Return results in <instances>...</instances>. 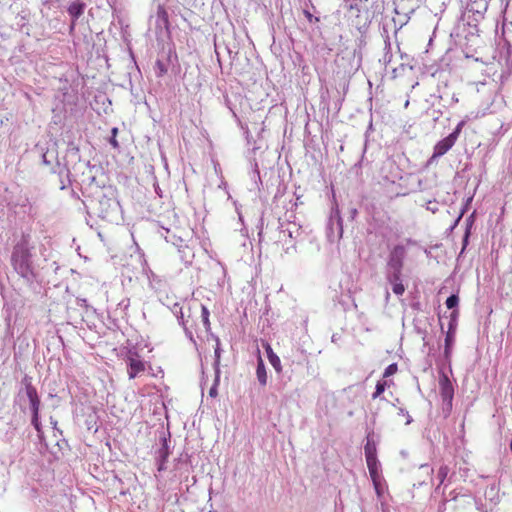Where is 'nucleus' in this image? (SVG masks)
I'll list each match as a JSON object with an SVG mask.
<instances>
[{"label":"nucleus","instance_id":"nucleus-37","mask_svg":"<svg viewBox=\"0 0 512 512\" xmlns=\"http://www.w3.org/2000/svg\"><path fill=\"white\" fill-rule=\"evenodd\" d=\"M252 179L255 182H257V180L260 181V172L258 169V164L256 162L253 164Z\"/></svg>","mask_w":512,"mask_h":512},{"label":"nucleus","instance_id":"nucleus-43","mask_svg":"<svg viewBox=\"0 0 512 512\" xmlns=\"http://www.w3.org/2000/svg\"><path fill=\"white\" fill-rule=\"evenodd\" d=\"M77 304L80 306V307H83L85 309H88L89 305H88V302L86 299H82V298H77Z\"/></svg>","mask_w":512,"mask_h":512},{"label":"nucleus","instance_id":"nucleus-41","mask_svg":"<svg viewBox=\"0 0 512 512\" xmlns=\"http://www.w3.org/2000/svg\"><path fill=\"white\" fill-rule=\"evenodd\" d=\"M465 211H466V207H463L459 216L454 221V224L451 226V229H454L458 225V223L460 222L461 218L463 217Z\"/></svg>","mask_w":512,"mask_h":512},{"label":"nucleus","instance_id":"nucleus-38","mask_svg":"<svg viewBox=\"0 0 512 512\" xmlns=\"http://www.w3.org/2000/svg\"><path fill=\"white\" fill-rule=\"evenodd\" d=\"M399 414L403 415V416H406V425H409L413 419L412 417L409 415L408 411H406L404 408H400L399 409Z\"/></svg>","mask_w":512,"mask_h":512},{"label":"nucleus","instance_id":"nucleus-53","mask_svg":"<svg viewBox=\"0 0 512 512\" xmlns=\"http://www.w3.org/2000/svg\"><path fill=\"white\" fill-rule=\"evenodd\" d=\"M155 192L156 194H158V196H161V193H159V189H155Z\"/></svg>","mask_w":512,"mask_h":512},{"label":"nucleus","instance_id":"nucleus-22","mask_svg":"<svg viewBox=\"0 0 512 512\" xmlns=\"http://www.w3.org/2000/svg\"><path fill=\"white\" fill-rule=\"evenodd\" d=\"M36 149L41 154L42 163L46 166H50L52 164V159L55 158L54 151L50 153L49 149L41 144H37Z\"/></svg>","mask_w":512,"mask_h":512},{"label":"nucleus","instance_id":"nucleus-17","mask_svg":"<svg viewBox=\"0 0 512 512\" xmlns=\"http://www.w3.org/2000/svg\"><path fill=\"white\" fill-rule=\"evenodd\" d=\"M85 7V3L80 1L73 2L68 6L67 11L73 22H77L79 17L84 13Z\"/></svg>","mask_w":512,"mask_h":512},{"label":"nucleus","instance_id":"nucleus-34","mask_svg":"<svg viewBox=\"0 0 512 512\" xmlns=\"http://www.w3.org/2000/svg\"><path fill=\"white\" fill-rule=\"evenodd\" d=\"M392 291L394 294L401 296L405 292V286L402 282L396 283L392 285Z\"/></svg>","mask_w":512,"mask_h":512},{"label":"nucleus","instance_id":"nucleus-11","mask_svg":"<svg viewBox=\"0 0 512 512\" xmlns=\"http://www.w3.org/2000/svg\"><path fill=\"white\" fill-rule=\"evenodd\" d=\"M458 315H459L458 310H453L449 316L450 320L448 323V330L446 332L445 345H444L445 359H449L451 356L452 346L455 341V333H456V328H457Z\"/></svg>","mask_w":512,"mask_h":512},{"label":"nucleus","instance_id":"nucleus-6","mask_svg":"<svg viewBox=\"0 0 512 512\" xmlns=\"http://www.w3.org/2000/svg\"><path fill=\"white\" fill-rule=\"evenodd\" d=\"M465 125L464 121H460L454 130L445 138L438 141L433 149V154L430 160H434L446 154L456 143L463 126Z\"/></svg>","mask_w":512,"mask_h":512},{"label":"nucleus","instance_id":"nucleus-32","mask_svg":"<svg viewBox=\"0 0 512 512\" xmlns=\"http://www.w3.org/2000/svg\"><path fill=\"white\" fill-rule=\"evenodd\" d=\"M397 370H398V365L396 363H392L385 368L383 377L384 378L390 377V376L394 375L397 372Z\"/></svg>","mask_w":512,"mask_h":512},{"label":"nucleus","instance_id":"nucleus-52","mask_svg":"<svg viewBox=\"0 0 512 512\" xmlns=\"http://www.w3.org/2000/svg\"><path fill=\"white\" fill-rule=\"evenodd\" d=\"M155 192L156 194H158V196H161V193H159V189H155Z\"/></svg>","mask_w":512,"mask_h":512},{"label":"nucleus","instance_id":"nucleus-24","mask_svg":"<svg viewBox=\"0 0 512 512\" xmlns=\"http://www.w3.org/2000/svg\"><path fill=\"white\" fill-rule=\"evenodd\" d=\"M213 337L216 341V347L214 350L213 368H214V372H220V359H221L222 349L220 347V339L217 336H213Z\"/></svg>","mask_w":512,"mask_h":512},{"label":"nucleus","instance_id":"nucleus-12","mask_svg":"<svg viewBox=\"0 0 512 512\" xmlns=\"http://www.w3.org/2000/svg\"><path fill=\"white\" fill-rule=\"evenodd\" d=\"M125 361L130 379L135 378L139 373L145 370V363L140 359V356L135 350L128 351Z\"/></svg>","mask_w":512,"mask_h":512},{"label":"nucleus","instance_id":"nucleus-3","mask_svg":"<svg viewBox=\"0 0 512 512\" xmlns=\"http://www.w3.org/2000/svg\"><path fill=\"white\" fill-rule=\"evenodd\" d=\"M258 236L260 243L281 245L284 249L290 243L285 228H282L281 218L268 221L266 225L262 223Z\"/></svg>","mask_w":512,"mask_h":512},{"label":"nucleus","instance_id":"nucleus-50","mask_svg":"<svg viewBox=\"0 0 512 512\" xmlns=\"http://www.w3.org/2000/svg\"><path fill=\"white\" fill-rule=\"evenodd\" d=\"M155 192L156 194H158V196H161V193H159V189H155Z\"/></svg>","mask_w":512,"mask_h":512},{"label":"nucleus","instance_id":"nucleus-47","mask_svg":"<svg viewBox=\"0 0 512 512\" xmlns=\"http://www.w3.org/2000/svg\"><path fill=\"white\" fill-rule=\"evenodd\" d=\"M75 26H76V22H73V20H71V24H70V27H69L70 33L74 31Z\"/></svg>","mask_w":512,"mask_h":512},{"label":"nucleus","instance_id":"nucleus-31","mask_svg":"<svg viewBox=\"0 0 512 512\" xmlns=\"http://www.w3.org/2000/svg\"><path fill=\"white\" fill-rule=\"evenodd\" d=\"M174 313L177 315L178 323H179L182 327L186 326V322H185V320H184V314H183V312H182V308H181V307H179V305H178V304H175V305H174Z\"/></svg>","mask_w":512,"mask_h":512},{"label":"nucleus","instance_id":"nucleus-19","mask_svg":"<svg viewBox=\"0 0 512 512\" xmlns=\"http://www.w3.org/2000/svg\"><path fill=\"white\" fill-rule=\"evenodd\" d=\"M364 452H365V458L366 459H372L377 458V447L376 443L373 440V435L368 434L366 438V444L364 446Z\"/></svg>","mask_w":512,"mask_h":512},{"label":"nucleus","instance_id":"nucleus-27","mask_svg":"<svg viewBox=\"0 0 512 512\" xmlns=\"http://www.w3.org/2000/svg\"><path fill=\"white\" fill-rule=\"evenodd\" d=\"M449 474V467L447 465H441L439 467L437 478L439 479V485L436 489H439L440 485L444 483L445 479Z\"/></svg>","mask_w":512,"mask_h":512},{"label":"nucleus","instance_id":"nucleus-13","mask_svg":"<svg viewBox=\"0 0 512 512\" xmlns=\"http://www.w3.org/2000/svg\"><path fill=\"white\" fill-rule=\"evenodd\" d=\"M439 388L443 402H446L449 406H452L454 386L449 377L444 372H441L439 375Z\"/></svg>","mask_w":512,"mask_h":512},{"label":"nucleus","instance_id":"nucleus-14","mask_svg":"<svg viewBox=\"0 0 512 512\" xmlns=\"http://www.w3.org/2000/svg\"><path fill=\"white\" fill-rule=\"evenodd\" d=\"M367 467L376 492L379 494L380 462L377 458L366 459Z\"/></svg>","mask_w":512,"mask_h":512},{"label":"nucleus","instance_id":"nucleus-33","mask_svg":"<svg viewBox=\"0 0 512 512\" xmlns=\"http://www.w3.org/2000/svg\"><path fill=\"white\" fill-rule=\"evenodd\" d=\"M117 133H118V128L117 127L112 128L111 137L109 139V143L111 144V146L116 149L119 148V143L116 139Z\"/></svg>","mask_w":512,"mask_h":512},{"label":"nucleus","instance_id":"nucleus-49","mask_svg":"<svg viewBox=\"0 0 512 512\" xmlns=\"http://www.w3.org/2000/svg\"><path fill=\"white\" fill-rule=\"evenodd\" d=\"M452 101L456 103L458 102V99L455 96H453Z\"/></svg>","mask_w":512,"mask_h":512},{"label":"nucleus","instance_id":"nucleus-21","mask_svg":"<svg viewBox=\"0 0 512 512\" xmlns=\"http://www.w3.org/2000/svg\"><path fill=\"white\" fill-rule=\"evenodd\" d=\"M256 376L261 386H265L267 384V372L265 364L260 356L257 361Z\"/></svg>","mask_w":512,"mask_h":512},{"label":"nucleus","instance_id":"nucleus-23","mask_svg":"<svg viewBox=\"0 0 512 512\" xmlns=\"http://www.w3.org/2000/svg\"><path fill=\"white\" fill-rule=\"evenodd\" d=\"M71 170H73L71 167L65 165L64 168L59 171V175H60L59 181H60V189L61 190L65 189L68 185L71 184V180L69 178Z\"/></svg>","mask_w":512,"mask_h":512},{"label":"nucleus","instance_id":"nucleus-40","mask_svg":"<svg viewBox=\"0 0 512 512\" xmlns=\"http://www.w3.org/2000/svg\"><path fill=\"white\" fill-rule=\"evenodd\" d=\"M466 229H468L470 231L472 225H473V222H474V213H472L470 216H468L466 218Z\"/></svg>","mask_w":512,"mask_h":512},{"label":"nucleus","instance_id":"nucleus-48","mask_svg":"<svg viewBox=\"0 0 512 512\" xmlns=\"http://www.w3.org/2000/svg\"><path fill=\"white\" fill-rule=\"evenodd\" d=\"M88 179H91V181L93 182L96 179V177L94 175H89Z\"/></svg>","mask_w":512,"mask_h":512},{"label":"nucleus","instance_id":"nucleus-15","mask_svg":"<svg viewBox=\"0 0 512 512\" xmlns=\"http://www.w3.org/2000/svg\"><path fill=\"white\" fill-rule=\"evenodd\" d=\"M334 224L336 225V228L338 230V237L341 238L343 234V227H342V219L339 216L338 211L335 213V215H331L328 222V237L332 236Z\"/></svg>","mask_w":512,"mask_h":512},{"label":"nucleus","instance_id":"nucleus-29","mask_svg":"<svg viewBox=\"0 0 512 512\" xmlns=\"http://www.w3.org/2000/svg\"><path fill=\"white\" fill-rule=\"evenodd\" d=\"M448 309L457 310L459 304V297L456 294H451L445 302Z\"/></svg>","mask_w":512,"mask_h":512},{"label":"nucleus","instance_id":"nucleus-5","mask_svg":"<svg viewBox=\"0 0 512 512\" xmlns=\"http://www.w3.org/2000/svg\"><path fill=\"white\" fill-rule=\"evenodd\" d=\"M21 383L24 385L25 394L30 402V408L32 412L31 424L39 432L41 426L39 421L40 399L37 390L32 385V378L28 375L23 377Z\"/></svg>","mask_w":512,"mask_h":512},{"label":"nucleus","instance_id":"nucleus-51","mask_svg":"<svg viewBox=\"0 0 512 512\" xmlns=\"http://www.w3.org/2000/svg\"><path fill=\"white\" fill-rule=\"evenodd\" d=\"M155 192L156 194H158V196H161V193H159V189H155Z\"/></svg>","mask_w":512,"mask_h":512},{"label":"nucleus","instance_id":"nucleus-8","mask_svg":"<svg viewBox=\"0 0 512 512\" xmlns=\"http://www.w3.org/2000/svg\"><path fill=\"white\" fill-rule=\"evenodd\" d=\"M406 248L403 245H396L389 253L385 272H402Z\"/></svg>","mask_w":512,"mask_h":512},{"label":"nucleus","instance_id":"nucleus-30","mask_svg":"<svg viewBox=\"0 0 512 512\" xmlns=\"http://www.w3.org/2000/svg\"><path fill=\"white\" fill-rule=\"evenodd\" d=\"M387 382L386 381H378L375 387V392L372 395L373 399L378 398L386 388Z\"/></svg>","mask_w":512,"mask_h":512},{"label":"nucleus","instance_id":"nucleus-16","mask_svg":"<svg viewBox=\"0 0 512 512\" xmlns=\"http://www.w3.org/2000/svg\"><path fill=\"white\" fill-rule=\"evenodd\" d=\"M178 252L181 261L185 265H190L192 263L195 254L193 249L187 243H183L182 245H180V247L178 248Z\"/></svg>","mask_w":512,"mask_h":512},{"label":"nucleus","instance_id":"nucleus-1","mask_svg":"<svg viewBox=\"0 0 512 512\" xmlns=\"http://www.w3.org/2000/svg\"><path fill=\"white\" fill-rule=\"evenodd\" d=\"M82 193L85 197L83 204L91 213L104 220H114L119 202L112 187H100L90 183Z\"/></svg>","mask_w":512,"mask_h":512},{"label":"nucleus","instance_id":"nucleus-26","mask_svg":"<svg viewBox=\"0 0 512 512\" xmlns=\"http://www.w3.org/2000/svg\"><path fill=\"white\" fill-rule=\"evenodd\" d=\"M385 277L391 285L402 282V272H385Z\"/></svg>","mask_w":512,"mask_h":512},{"label":"nucleus","instance_id":"nucleus-39","mask_svg":"<svg viewBox=\"0 0 512 512\" xmlns=\"http://www.w3.org/2000/svg\"><path fill=\"white\" fill-rule=\"evenodd\" d=\"M304 15L310 23L319 22V18L314 17L308 10H304Z\"/></svg>","mask_w":512,"mask_h":512},{"label":"nucleus","instance_id":"nucleus-20","mask_svg":"<svg viewBox=\"0 0 512 512\" xmlns=\"http://www.w3.org/2000/svg\"><path fill=\"white\" fill-rule=\"evenodd\" d=\"M169 25L168 13L163 5H158L156 13V26L158 28H167Z\"/></svg>","mask_w":512,"mask_h":512},{"label":"nucleus","instance_id":"nucleus-42","mask_svg":"<svg viewBox=\"0 0 512 512\" xmlns=\"http://www.w3.org/2000/svg\"><path fill=\"white\" fill-rule=\"evenodd\" d=\"M130 305V299L126 298L119 302L118 306L123 310H126Z\"/></svg>","mask_w":512,"mask_h":512},{"label":"nucleus","instance_id":"nucleus-46","mask_svg":"<svg viewBox=\"0 0 512 512\" xmlns=\"http://www.w3.org/2000/svg\"><path fill=\"white\" fill-rule=\"evenodd\" d=\"M245 135H246L247 143H248V144H251L252 136L249 134V131H248V130H246V131H245Z\"/></svg>","mask_w":512,"mask_h":512},{"label":"nucleus","instance_id":"nucleus-36","mask_svg":"<svg viewBox=\"0 0 512 512\" xmlns=\"http://www.w3.org/2000/svg\"><path fill=\"white\" fill-rule=\"evenodd\" d=\"M166 241L172 243L174 246L177 247V249L180 247V245L185 243L183 239L178 238L175 235H173L171 239L166 238Z\"/></svg>","mask_w":512,"mask_h":512},{"label":"nucleus","instance_id":"nucleus-35","mask_svg":"<svg viewBox=\"0 0 512 512\" xmlns=\"http://www.w3.org/2000/svg\"><path fill=\"white\" fill-rule=\"evenodd\" d=\"M426 209L432 212L433 214L437 213L439 210L438 202L436 200H429L427 202Z\"/></svg>","mask_w":512,"mask_h":512},{"label":"nucleus","instance_id":"nucleus-25","mask_svg":"<svg viewBox=\"0 0 512 512\" xmlns=\"http://www.w3.org/2000/svg\"><path fill=\"white\" fill-rule=\"evenodd\" d=\"M209 316H210V312H209L208 308L202 304L201 305V318H202V322L205 327V330L207 332H209L211 330V323L209 320Z\"/></svg>","mask_w":512,"mask_h":512},{"label":"nucleus","instance_id":"nucleus-9","mask_svg":"<svg viewBox=\"0 0 512 512\" xmlns=\"http://www.w3.org/2000/svg\"><path fill=\"white\" fill-rule=\"evenodd\" d=\"M174 61H177V55L171 49L168 51H161L158 54L154 65V73L156 77L162 78L164 75H166Z\"/></svg>","mask_w":512,"mask_h":512},{"label":"nucleus","instance_id":"nucleus-2","mask_svg":"<svg viewBox=\"0 0 512 512\" xmlns=\"http://www.w3.org/2000/svg\"><path fill=\"white\" fill-rule=\"evenodd\" d=\"M34 250L35 246L31 241V236L23 234L14 245L10 258L13 270L30 286L38 281L39 276L34 261Z\"/></svg>","mask_w":512,"mask_h":512},{"label":"nucleus","instance_id":"nucleus-18","mask_svg":"<svg viewBox=\"0 0 512 512\" xmlns=\"http://www.w3.org/2000/svg\"><path fill=\"white\" fill-rule=\"evenodd\" d=\"M264 346H265L267 358H268L270 364L273 366V368L275 369V371L278 374L281 373L282 366H281L280 358L278 357V355L276 353H274V351L269 343H266Z\"/></svg>","mask_w":512,"mask_h":512},{"label":"nucleus","instance_id":"nucleus-28","mask_svg":"<svg viewBox=\"0 0 512 512\" xmlns=\"http://www.w3.org/2000/svg\"><path fill=\"white\" fill-rule=\"evenodd\" d=\"M220 373L221 372H215V377H214L213 385L211 386V388L209 390V396L212 397V398H215L218 395L217 387H218V385L220 383Z\"/></svg>","mask_w":512,"mask_h":512},{"label":"nucleus","instance_id":"nucleus-7","mask_svg":"<svg viewBox=\"0 0 512 512\" xmlns=\"http://www.w3.org/2000/svg\"><path fill=\"white\" fill-rule=\"evenodd\" d=\"M66 166L71 167L74 171L80 168V166H84L86 169L90 171L95 168L90 164V161H81L80 156V148L79 144L74 140H69L67 142V150H66Z\"/></svg>","mask_w":512,"mask_h":512},{"label":"nucleus","instance_id":"nucleus-45","mask_svg":"<svg viewBox=\"0 0 512 512\" xmlns=\"http://www.w3.org/2000/svg\"><path fill=\"white\" fill-rule=\"evenodd\" d=\"M183 329H184V331H185L186 336H187L191 341L195 342V341H194V339H193V334H192V332L188 329V327H187V326H184V327H183Z\"/></svg>","mask_w":512,"mask_h":512},{"label":"nucleus","instance_id":"nucleus-44","mask_svg":"<svg viewBox=\"0 0 512 512\" xmlns=\"http://www.w3.org/2000/svg\"><path fill=\"white\" fill-rule=\"evenodd\" d=\"M469 236H470V231L468 229H466L464 237H463V249H465L466 245L468 244Z\"/></svg>","mask_w":512,"mask_h":512},{"label":"nucleus","instance_id":"nucleus-10","mask_svg":"<svg viewBox=\"0 0 512 512\" xmlns=\"http://www.w3.org/2000/svg\"><path fill=\"white\" fill-rule=\"evenodd\" d=\"M170 432L165 433L164 431L160 434L161 447L155 452V460L157 464L158 472H163L167 469L166 462L170 455L169 450Z\"/></svg>","mask_w":512,"mask_h":512},{"label":"nucleus","instance_id":"nucleus-4","mask_svg":"<svg viewBox=\"0 0 512 512\" xmlns=\"http://www.w3.org/2000/svg\"><path fill=\"white\" fill-rule=\"evenodd\" d=\"M282 228H285L290 245L286 246L285 253H290V250H295V243L301 241L306 236V231L303 226L296 221V216L286 213L284 218H281Z\"/></svg>","mask_w":512,"mask_h":512}]
</instances>
